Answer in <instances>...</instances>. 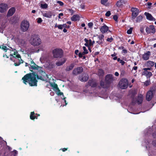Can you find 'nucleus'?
Masks as SVG:
<instances>
[{
  "label": "nucleus",
  "mask_w": 156,
  "mask_h": 156,
  "mask_svg": "<svg viewBox=\"0 0 156 156\" xmlns=\"http://www.w3.org/2000/svg\"><path fill=\"white\" fill-rule=\"evenodd\" d=\"M63 15V14L62 13H61L58 14V18L59 19L61 18V16H62Z\"/></svg>",
  "instance_id": "obj_53"
},
{
  "label": "nucleus",
  "mask_w": 156,
  "mask_h": 156,
  "mask_svg": "<svg viewBox=\"0 0 156 156\" xmlns=\"http://www.w3.org/2000/svg\"><path fill=\"white\" fill-rule=\"evenodd\" d=\"M79 52V51L78 50H75V53L76 55H77L78 53Z\"/></svg>",
  "instance_id": "obj_61"
},
{
  "label": "nucleus",
  "mask_w": 156,
  "mask_h": 156,
  "mask_svg": "<svg viewBox=\"0 0 156 156\" xmlns=\"http://www.w3.org/2000/svg\"><path fill=\"white\" fill-rule=\"evenodd\" d=\"M143 19V16H142L140 15L136 18V21L137 22H140Z\"/></svg>",
  "instance_id": "obj_34"
},
{
  "label": "nucleus",
  "mask_w": 156,
  "mask_h": 156,
  "mask_svg": "<svg viewBox=\"0 0 156 156\" xmlns=\"http://www.w3.org/2000/svg\"><path fill=\"white\" fill-rule=\"evenodd\" d=\"M142 75L145 76L147 79H150L152 75V73L148 71H144L142 72Z\"/></svg>",
  "instance_id": "obj_18"
},
{
  "label": "nucleus",
  "mask_w": 156,
  "mask_h": 156,
  "mask_svg": "<svg viewBox=\"0 0 156 156\" xmlns=\"http://www.w3.org/2000/svg\"><path fill=\"white\" fill-rule=\"evenodd\" d=\"M19 62H20V64H21V63H23L24 62L23 61V60H22L21 59V58H20V59H19Z\"/></svg>",
  "instance_id": "obj_57"
},
{
  "label": "nucleus",
  "mask_w": 156,
  "mask_h": 156,
  "mask_svg": "<svg viewBox=\"0 0 156 156\" xmlns=\"http://www.w3.org/2000/svg\"><path fill=\"white\" fill-rule=\"evenodd\" d=\"M30 44L34 46H38L41 43L39 36L38 34H34L31 35L30 40Z\"/></svg>",
  "instance_id": "obj_3"
},
{
  "label": "nucleus",
  "mask_w": 156,
  "mask_h": 156,
  "mask_svg": "<svg viewBox=\"0 0 156 156\" xmlns=\"http://www.w3.org/2000/svg\"><path fill=\"white\" fill-rule=\"evenodd\" d=\"M20 64V63L19 62L18 63H15L14 64V65L15 66H19Z\"/></svg>",
  "instance_id": "obj_52"
},
{
  "label": "nucleus",
  "mask_w": 156,
  "mask_h": 156,
  "mask_svg": "<svg viewBox=\"0 0 156 156\" xmlns=\"http://www.w3.org/2000/svg\"><path fill=\"white\" fill-rule=\"evenodd\" d=\"M8 9V5L7 4L2 3L0 4V12L3 13L5 12Z\"/></svg>",
  "instance_id": "obj_9"
},
{
  "label": "nucleus",
  "mask_w": 156,
  "mask_h": 156,
  "mask_svg": "<svg viewBox=\"0 0 156 156\" xmlns=\"http://www.w3.org/2000/svg\"><path fill=\"white\" fill-rule=\"evenodd\" d=\"M41 7L43 9H46L48 7V5L46 3L44 4H41Z\"/></svg>",
  "instance_id": "obj_32"
},
{
  "label": "nucleus",
  "mask_w": 156,
  "mask_h": 156,
  "mask_svg": "<svg viewBox=\"0 0 156 156\" xmlns=\"http://www.w3.org/2000/svg\"><path fill=\"white\" fill-rule=\"evenodd\" d=\"M68 11L69 12V13L71 14V15L73 14L74 13L75 11L72 9H68Z\"/></svg>",
  "instance_id": "obj_36"
},
{
  "label": "nucleus",
  "mask_w": 156,
  "mask_h": 156,
  "mask_svg": "<svg viewBox=\"0 0 156 156\" xmlns=\"http://www.w3.org/2000/svg\"><path fill=\"white\" fill-rule=\"evenodd\" d=\"M67 59L65 58H64L61 60V61H59L56 63V65L58 66H60L62 65L66 61Z\"/></svg>",
  "instance_id": "obj_21"
},
{
  "label": "nucleus",
  "mask_w": 156,
  "mask_h": 156,
  "mask_svg": "<svg viewBox=\"0 0 156 156\" xmlns=\"http://www.w3.org/2000/svg\"><path fill=\"white\" fill-rule=\"evenodd\" d=\"M67 149H68V148H62V150L63 152H65L67 150Z\"/></svg>",
  "instance_id": "obj_62"
},
{
  "label": "nucleus",
  "mask_w": 156,
  "mask_h": 156,
  "mask_svg": "<svg viewBox=\"0 0 156 156\" xmlns=\"http://www.w3.org/2000/svg\"><path fill=\"white\" fill-rule=\"evenodd\" d=\"M131 11L132 12V18L134 19L138 14L139 9L136 8L132 7L131 9Z\"/></svg>",
  "instance_id": "obj_8"
},
{
  "label": "nucleus",
  "mask_w": 156,
  "mask_h": 156,
  "mask_svg": "<svg viewBox=\"0 0 156 156\" xmlns=\"http://www.w3.org/2000/svg\"><path fill=\"white\" fill-rule=\"evenodd\" d=\"M30 23L27 20H23L20 24V29L23 32H25L27 31L29 27Z\"/></svg>",
  "instance_id": "obj_6"
},
{
  "label": "nucleus",
  "mask_w": 156,
  "mask_h": 156,
  "mask_svg": "<svg viewBox=\"0 0 156 156\" xmlns=\"http://www.w3.org/2000/svg\"><path fill=\"white\" fill-rule=\"evenodd\" d=\"M66 98H63V100H64V101L65 103V105H66L67 104V103L66 102V101L65 99Z\"/></svg>",
  "instance_id": "obj_58"
},
{
  "label": "nucleus",
  "mask_w": 156,
  "mask_h": 156,
  "mask_svg": "<svg viewBox=\"0 0 156 156\" xmlns=\"http://www.w3.org/2000/svg\"><path fill=\"white\" fill-rule=\"evenodd\" d=\"M122 52L125 54L127 53V51L126 49H123L122 50Z\"/></svg>",
  "instance_id": "obj_54"
},
{
  "label": "nucleus",
  "mask_w": 156,
  "mask_h": 156,
  "mask_svg": "<svg viewBox=\"0 0 156 156\" xmlns=\"http://www.w3.org/2000/svg\"><path fill=\"white\" fill-rule=\"evenodd\" d=\"M129 83L128 80L126 79H122L119 81V84L122 89H126L128 86Z\"/></svg>",
  "instance_id": "obj_7"
},
{
  "label": "nucleus",
  "mask_w": 156,
  "mask_h": 156,
  "mask_svg": "<svg viewBox=\"0 0 156 156\" xmlns=\"http://www.w3.org/2000/svg\"><path fill=\"white\" fill-rule=\"evenodd\" d=\"M108 1V0H101V3L102 4L105 5V3Z\"/></svg>",
  "instance_id": "obj_41"
},
{
  "label": "nucleus",
  "mask_w": 156,
  "mask_h": 156,
  "mask_svg": "<svg viewBox=\"0 0 156 156\" xmlns=\"http://www.w3.org/2000/svg\"><path fill=\"white\" fill-rule=\"evenodd\" d=\"M119 62L120 63H121V65L122 66L124 65L125 63V62L124 61H123V60H121Z\"/></svg>",
  "instance_id": "obj_51"
},
{
  "label": "nucleus",
  "mask_w": 156,
  "mask_h": 156,
  "mask_svg": "<svg viewBox=\"0 0 156 156\" xmlns=\"http://www.w3.org/2000/svg\"><path fill=\"white\" fill-rule=\"evenodd\" d=\"M145 30L147 34H149L151 32L152 33L154 34L155 32L154 27L153 25H150L149 27H147Z\"/></svg>",
  "instance_id": "obj_10"
},
{
  "label": "nucleus",
  "mask_w": 156,
  "mask_h": 156,
  "mask_svg": "<svg viewBox=\"0 0 156 156\" xmlns=\"http://www.w3.org/2000/svg\"><path fill=\"white\" fill-rule=\"evenodd\" d=\"M113 40H114L113 38L112 37H111L110 38H108L107 39V41H108V42H111Z\"/></svg>",
  "instance_id": "obj_40"
},
{
  "label": "nucleus",
  "mask_w": 156,
  "mask_h": 156,
  "mask_svg": "<svg viewBox=\"0 0 156 156\" xmlns=\"http://www.w3.org/2000/svg\"><path fill=\"white\" fill-rule=\"evenodd\" d=\"M51 86L53 87L54 88L56 89H58V85L56 84H55L54 85H51Z\"/></svg>",
  "instance_id": "obj_43"
},
{
  "label": "nucleus",
  "mask_w": 156,
  "mask_h": 156,
  "mask_svg": "<svg viewBox=\"0 0 156 156\" xmlns=\"http://www.w3.org/2000/svg\"><path fill=\"white\" fill-rule=\"evenodd\" d=\"M18 53V52L17 51L14 52L13 54L14 55H16L15 57L13 55H12V54H10V55L11 56H12L14 58H21V56L20 55V54H19L16 55V53Z\"/></svg>",
  "instance_id": "obj_30"
},
{
  "label": "nucleus",
  "mask_w": 156,
  "mask_h": 156,
  "mask_svg": "<svg viewBox=\"0 0 156 156\" xmlns=\"http://www.w3.org/2000/svg\"><path fill=\"white\" fill-rule=\"evenodd\" d=\"M16 12V9L14 7H11L8 11L7 16L9 17L12 16Z\"/></svg>",
  "instance_id": "obj_13"
},
{
  "label": "nucleus",
  "mask_w": 156,
  "mask_h": 156,
  "mask_svg": "<svg viewBox=\"0 0 156 156\" xmlns=\"http://www.w3.org/2000/svg\"><path fill=\"white\" fill-rule=\"evenodd\" d=\"M113 75L108 74L105 77V82L101 80L100 82V85L101 87L104 89H107L110 86V84L113 81Z\"/></svg>",
  "instance_id": "obj_2"
},
{
  "label": "nucleus",
  "mask_w": 156,
  "mask_h": 156,
  "mask_svg": "<svg viewBox=\"0 0 156 156\" xmlns=\"http://www.w3.org/2000/svg\"><path fill=\"white\" fill-rule=\"evenodd\" d=\"M144 15L146 16V18L148 20L153 21H155V18L152 16L151 14H150L148 12H145Z\"/></svg>",
  "instance_id": "obj_16"
},
{
  "label": "nucleus",
  "mask_w": 156,
  "mask_h": 156,
  "mask_svg": "<svg viewBox=\"0 0 156 156\" xmlns=\"http://www.w3.org/2000/svg\"><path fill=\"white\" fill-rule=\"evenodd\" d=\"M135 104L134 100H133L131 103V104L132 105H134Z\"/></svg>",
  "instance_id": "obj_60"
},
{
  "label": "nucleus",
  "mask_w": 156,
  "mask_h": 156,
  "mask_svg": "<svg viewBox=\"0 0 156 156\" xmlns=\"http://www.w3.org/2000/svg\"><path fill=\"white\" fill-rule=\"evenodd\" d=\"M151 53L149 51H147L143 55L142 58L144 60H147L149 59V57L151 55Z\"/></svg>",
  "instance_id": "obj_20"
},
{
  "label": "nucleus",
  "mask_w": 156,
  "mask_h": 156,
  "mask_svg": "<svg viewBox=\"0 0 156 156\" xmlns=\"http://www.w3.org/2000/svg\"><path fill=\"white\" fill-rule=\"evenodd\" d=\"M41 69L37 70L41 74V75L39 76L37 73L35 72L36 78H37L38 80H40L43 81H46L48 78V76L45 72L41 70Z\"/></svg>",
  "instance_id": "obj_4"
},
{
  "label": "nucleus",
  "mask_w": 156,
  "mask_h": 156,
  "mask_svg": "<svg viewBox=\"0 0 156 156\" xmlns=\"http://www.w3.org/2000/svg\"><path fill=\"white\" fill-rule=\"evenodd\" d=\"M143 101V96L141 94L138 95L137 102L138 104H140L142 103Z\"/></svg>",
  "instance_id": "obj_22"
},
{
  "label": "nucleus",
  "mask_w": 156,
  "mask_h": 156,
  "mask_svg": "<svg viewBox=\"0 0 156 156\" xmlns=\"http://www.w3.org/2000/svg\"><path fill=\"white\" fill-rule=\"evenodd\" d=\"M105 16L107 17H108L111 15V12L110 11H107L105 14Z\"/></svg>",
  "instance_id": "obj_45"
},
{
  "label": "nucleus",
  "mask_w": 156,
  "mask_h": 156,
  "mask_svg": "<svg viewBox=\"0 0 156 156\" xmlns=\"http://www.w3.org/2000/svg\"><path fill=\"white\" fill-rule=\"evenodd\" d=\"M144 83V84L147 86L151 84V81L150 79L146 81Z\"/></svg>",
  "instance_id": "obj_33"
},
{
  "label": "nucleus",
  "mask_w": 156,
  "mask_h": 156,
  "mask_svg": "<svg viewBox=\"0 0 156 156\" xmlns=\"http://www.w3.org/2000/svg\"><path fill=\"white\" fill-rule=\"evenodd\" d=\"M31 65H30V67L29 68L30 69H32L34 70H39L42 68V67L38 66V65H36L33 61V60H32L31 61L30 63Z\"/></svg>",
  "instance_id": "obj_12"
},
{
  "label": "nucleus",
  "mask_w": 156,
  "mask_h": 156,
  "mask_svg": "<svg viewBox=\"0 0 156 156\" xmlns=\"http://www.w3.org/2000/svg\"><path fill=\"white\" fill-rule=\"evenodd\" d=\"M153 92L151 91H149L147 92L146 96V100L149 101L151 100L153 97Z\"/></svg>",
  "instance_id": "obj_15"
},
{
  "label": "nucleus",
  "mask_w": 156,
  "mask_h": 156,
  "mask_svg": "<svg viewBox=\"0 0 156 156\" xmlns=\"http://www.w3.org/2000/svg\"><path fill=\"white\" fill-rule=\"evenodd\" d=\"M37 23H41L42 22V20L41 18H39L37 19Z\"/></svg>",
  "instance_id": "obj_46"
},
{
  "label": "nucleus",
  "mask_w": 156,
  "mask_h": 156,
  "mask_svg": "<svg viewBox=\"0 0 156 156\" xmlns=\"http://www.w3.org/2000/svg\"><path fill=\"white\" fill-rule=\"evenodd\" d=\"M63 26L62 25H59L58 26V29L60 30H62L63 28Z\"/></svg>",
  "instance_id": "obj_50"
},
{
  "label": "nucleus",
  "mask_w": 156,
  "mask_h": 156,
  "mask_svg": "<svg viewBox=\"0 0 156 156\" xmlns=\"http://www.w3.org/2000/svg\"><path fill=\"white\" fill-rule=\"evenodd\" d=\"M108 30V27L105 24H104V26H102L100 29L101 32L102 34H104L107 32Z\"/></svg>",
  "instance_id": "obj_19"
},
{
  "label": "nucleus",
  "mask_w": 156,
  "mask_h": 156,
  "mask_svg": "<svg viewBox=\"0 0 156 156\" xmlns=\"http://www.w3.org/2000/svg\"><path fill=\"white\" fill-rule=\"evenodd\" d=\"M30 71L32 73L27 74L22 78L23 82L26 85L28 83L30 86H37L38 81L35 77V72L30 69Z\"/></svg>",
  "instance_id": "obj_1"
},
{
  "label": "nucleus",
  "mask_w": 156,
  "mask_h": 156,
  "mask_svg": "<svg viewBox=\"0 0 156 156\" xmlns=\"http://www.w3.org/2000/svg\"><path fill=\"white\" fill-rule=\"evenodd\" d=\"M113 19L115 21H117L118 19V17L117 16V15H114L113 17Z\"/></svg>",
  "instance_id": "obj_48"
},
{
  "label": "nucleus",
  "mask_w": 156,
  "mask_h": 156,
  "mask_svg": "<svg viewBox=\"0 0 156 156\" xmlns=\"http://www.w3.org/2000/svg\"><path fill=\"white\" fill-rule=\"evenodd\" d=\"M115 75L116 76H119V73L118 72H116L115 73Z\"/></svg>",
  "instance_id": "obj_63"
},
{
  "label": "nucleus",
  "mask_w": 156,
  "mask_h": 156,
  "mask_svg": "<svg viewBox=\"0 0 156 156\" xmlns=\"http://www.w3.org/2000/svg\"><path fill=\"white\" fill-rule=\"evenodd\" d=\"M83 70V69L82 67H78L73 69V75H77L82 72Z\"/></svg>",
  "instance_id": "obj_11"
},
{
  "label": "nucleus",
  "mask_w": 156,
  "mask_h": 156,
  "mask_svg": "<svg viewBox=\"0 0 156 156\" xmlns=\"http://www.w3.org/2000/svg\"><path fill=\"white\" fill-rule=\"evenodd\" d=\"M89 75L88 74H86L84 76H80L79 79L82 82H86L89 79Z\"/></svg>",
  "instance_id": "obj_14"
},
{
  "label": "nucleus",
  "mask_w": 156,
  "mask_h": 156,
  "mask_svg": "<svg viewBox=\"0 0 156 156\" xmlns=\"http://www.w3.org/2000/svg\"><path fill=\"white\" fill-rule=\"evenodd\" d=\"M75 66L74 63H71L69 66H67L65 69V70L66 71H69L72 70L74 67Z\"/></svg>",
  "instance_id": "obj_24"
},
{
  "label": "nucleus",
  "mask_w": 156,
  "mask_h": 156,
  "mask_svg": "<svg viewBox=\"0 0 156 156\" xmlns=\"http://www.w3.org/2000/svg\"><path fill=\"white\" fill-rule=\"evenodd\" d=\"M57 3L59 4V5L61 6H63L64 5V3L61 1H57Z\"/></svg>",
  "instance_id": "obj_42"
},
{
  "label": "nucleus",
  "mask_w": 156,
  "mask_h": 156,
  "mask_svg": "<svg viewBox=\"0 0 156 156\" xmlns=\"http://www.w3.org/2000/svg\"><path fill=\"white\" fill-rule=\"evenodd\" d=\"M137 69V67L136 66H135L133 67V68L132 69L134 70H135L136 71Z\"/></svg>",
  "instance_id": "obj_59"
},
{
  "label": "nucleus",
  "mask_w": 156,
  "mask_h": 156,
  "mask_svg": "<svg viewBox=\"0 0 156 156\" xmlns=\"http://www.w3.org/2000/svg\"><path fill=\"white\" fill-rule=\"evenodd\" d=\"M43 16L48 18H51L52 15V13L51 11H49L47 12L44 13L43 14Z\"/></svg>",
  "instance_id": "obj_23"
},
{
  "label": "nucleus",
  "mask_w": 156,
  "mask_h": 156,
  "mask_svg": "<svg viewBox=\"0 0 156 156\" xmlns=\"http://www.w3.org/2000/svg\"><path fill=\"white\" fill-rule=\"evenodd\" d=\"M79 19L80 17L79 15L77 14L74 15L71 18V19L72 21H74L79 20Z\"/></svg>",
  "instance_id": "obj_25"
},
{
  "label": "nucleus",
  "mask_w": 156,
  "mask_h": 156,
  "mask_svg": "<svg viewBox=\"0 0 156 156\" xmlns=\"http://www.w3.org/2000/svg\"><path fill=\"white\" fill-rule=\"evenodd\" d=\"M30 118L31 119L33 120L35 119H37V117L35 115V114L34 112H31L30 115Z\"/></svg>",
  "instance_id": "obj_26"
},
{
  "label": "nucleus",
  "mask_w": 156,
  "mask_h": 156,
  "mask_svg": "<svg viewBox=\"0 0 156 156\" xmlns=\"http://www.w3.org/2000/svg\"><path fill=\"white\" fill-rule=\"evenodd\" d=\"M117 54L115 53V52L113 54L111 55V56L113 57L114 56H115Z\"/></svg>",
  "instance_id": "obj_64"
},
{
  "label": "nucleus",
  "mask_w": 156,
  "mask_h": 156,
  "mask_svg": "<svg viewBox=\"0 0 156 156\" xmlns=\"http://www.w3.org/2000/svg\"><path fill=\"white\" fill-rule=\"evenodd\" d=\"M93 25V23L92 22H90L88 23V25L89 27L90 28H91L92 27Z\"/></svg>",
  "instance_id": "obj_47"
},
{
  "label": "nucleus",
  "mask_w": 156,
  "mask_h": 156,
  "mask_svg": "<svg viewBox=\"0 0 156 156\" xmlns=\"http://www.w3.org/2000/svg\"><path fill=\"white\" fill-rule=\"evenodd\" d=\"M83 50H84V51H85V52H88L87 50L86 49V48L85 46H83Z\"/></svg>",
  "instance_id": "obj_55"
},
{
  "label": "nucleus",
  "mask_w": 156,
  "mask_h": 156,
  "mask_svg": "<svg viewBox=\"0 0 156 156\" xmlns=\"http://www.w3.org/2000/svg\"><path fill=\"white\" fill-rule=\"evenodd\" d=\"M152 70V68L151 67H149L147 68H144L143 69V70L144 71H147V70Z\"/></svg>",
  "instance_id": "obj_39"
},
{
  "label": "nucleus",
  "mask_w": 156,
  "mask_h": 156,
  "mask_svg": "<svg viewBox=\"0 0 156 156\" xmlns=\"http://www.w3.org/2000/svg\"><path fill=\"white\" fill-rule=\"evenodd\" d=\"M83 55L81 52L79 53L78 54V56L80 58H82L83 57Z\"/></svg>",
  "instance_id": "obj_56"
},
{
  "label": "nucleus",
  "mask_w": 156,
  "mask_h": 156,
  "mask_svg": "<svg viewBox=\"0 0 156 156\" xmlns=\"http://www.w3.org/2000/svg\"><path fill=\"white\" fill-rule=\"evenodd\" d=\"M89 43L88 44L89 46H91L92 45H93V43L92 40L91 39H89Z\"/></svg>",
  "instance_id": "obj_44"
},
{
  "label": "nucleus",
  "mask_w": 156,
  "mask_h": 156,
  "mask_svg": "<svg viewBox=\"0 0 156 156\" xmlns=\"http://www.w3.org/2000/svg\"><path fill=\"white\" fill-rule=\"evenodd\" d=\"M1 48L2 49L5 51V52H6L7 50L9 49V48H7L6 46H3Z\"/></svg>",
  "instance_id": "obj_37"
},
{
  "label": "nucleus",
  "mask_w": 156,
  "mask_h": 156,
  "mask_svg": "<svg viewBox=\"0 0 156 156\" xmlns=\"http://www.w3.org/2000/svg\"><path fill=\"white\" fill-rule=\"evenodd\" d=\"M132 30L133 28L130 27L129 30H127V33L128 34H130L132 33Z\"/></svg>",
  "instance_id": "obj_35"
},
{
  "label": "nucleus",
  "mask_w": 156,
  "mask_h": 156,
  "mask_svg": "<svg viewBox=\"0 0 156 156\" xmlns=\"http://www.w3.org/2000/svg\"><path fill=\"white\" fill-rule=\"evenodd\" d=\"M63 27L65 28H69L70 27L69 25H67L66 24H63Z\"/></svg>",
  "instance_id": "obj_49"
},
{
  "label": "nucleus",
  "mask_w": 156,
  "mask_h": 156,
  "mask_svg": "<svg viewBox=\"0 0 156 156\" xmlns=\"http://www.w3.org/2000/svg\"><path fill=\"white\" fill-rule=\"evenodd\" d=\"M104 74V72L101 69H99L98 70V75L100 76H103Z\"/></svg>",
  "instance_id": "obj_28"
},
{
  "label": "nucleus",
  "mask_w": 156,
  "mask_h": 156,
  "mask_svg": "<svg viewBox=\"0 0 156 156\" xmlns=\"http://www.w3.org/2000/svg\"><path fill=\"white\" fill-rule=\"evenodd\" d=\"M123 1L122 0H120L117 2L116 3L117 6L120 7L123 5Z\"/></svg>",
  "instance_id": "obj_29"
},
{
  "label": "nucleus",
  "mask_w": 156,
  "mask_h": 156,
  "mask_svg": "<svg viewBox=\"0 0 156 156\" xmlns=\"http://www.w3.org/2000/svg\"><path fill=\"white\" fill-rule=\"evenodd\" d=\"M88 83L89 86L92 87H96L97 86V83L93 80H90Z\"/></svg>",
  "instance_id": "obj_17"
},
{
  "label": "nucleus",
  "mask_w": 156,
  "mask_h": 156,
  "mask_svg": "<svg viewBox=\"0 0 156 156\" xmlns=\"http://www.w3.org/2000/svg\"><path fill=\"white\" fill-rule=\"evenodd\" d=\"M55 92L57 93V94L58 95H62L63 96V93L62 92H60V90L58 88V89H57L56 90Z\"/></svg>",
  "instance_id": "obj_31"
},
{
  "label": "nucleus",
  "mask_w": 156,
  "mask_h": 156,
  "mask_svg": "<svg viewBox=\"0 0 156 156\" xmlns=\"http://www.w3.org/2000/svg\"><path fill=\"white\" fill-rule=\"evenodd\" d=\"M104 36L103 34H101L98 36V38L100 40H102L104 38Z\"/></svg>",
  "instance_id": "obj_38"
},
{
  "label": "nucleus",
  "mask_w": 156,
  "mask_h": 156,
  "mask_svg": "<svg viewBox=\"0 0 156 156\" xmlns=\"http://www.w3.org/2000/svg\"><path fill=\"white\" fill-rule=\"evenodd\" d=\"M147 66L148 67H153L154 65V63L153 61H148L147 63Z\"/></svg>",
  "instance_id": "obj_27"
},
{
  "label": "nucleus",
  "mask_w": 156,
  "mask_h": 156,
  "mask_svg": "<svg viewBox=\"0 0 156 156\" xmlns=\"http://www.w3.org/2000/svg\"><path fill=\"white\" fill-rule=\"evenodd\" d=\"M53 57L55 58H61L63 55V51L60 48H55L52 51Z\"/></svg>",
  "instance_id": "obj_5"
}]
</instances>
